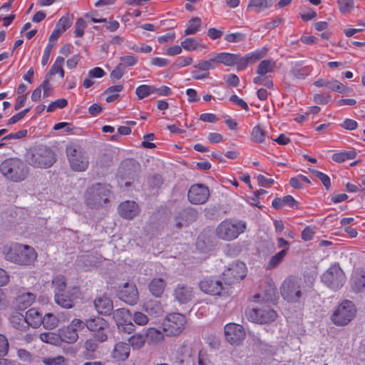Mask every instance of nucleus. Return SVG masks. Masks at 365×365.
<instances>
[{"instance_id": "obj_1", "label": "nucleus", "mask_w": 365, "mask_h": 365, "mask_svg": "<svg viewBox=\"0 0 365 365\" xmlns=\"http://www.w3.org/2000/svg\"><path fill=\"white\" fill-rule=\"evenodd\" d=\"M312 284V282L309 285H307L305 280L290 276L284 280L280 287V292L287 302L297 303L299 302L304 297L308 287H310Z\"/></svg>"}, {"instance_id": "obj_2", "label": "nucleus", "mask_w": 365, "mask_h": 365, "mask_svg": "<svg viewBox=\"0 0 365 365\" xmlns=\"http://www.w3.org/2000/svg\"><path fill=\"white\" fill-rule=\"evenodd\" d=\"M247 223L240 220L228 218L222 221L216 227V236L225 241H232L244 233Z\"/></svg>"}, {"instance_id": "obj_3", "label": "nucleus", "mask_w": 365, "mask_h": 365, "mask_svg": "<svg viewBox=\"0 0 365 365\" xmlns=\"http://www.w3.org/2000/svg\"><path fill=\"white\" fill-rule=\"evenodd\" d=\"M110 195V190L107 186L96 183L87 189L84 200L87 206L98 208L108 202Z\"/></svg>"}, {"instance_id": "obj_4", "label": "nucleus", "mask_w": 365, "mask_h": 365, "mask_svg": "<svg viewBox=\"0 0 365 365\" xmlns=\"http://www.w3.org/2000/svg\"><path fill=\"white\" fill-rule=\"evenodd\" d=\"M322 282L333 291L340 289L346 282V277L339 263H334L322 274Z\"/></svg>"}, {"instance_id": "obj_5", "label": "nucleus", "mask_w": 365, "mask_h": 365, "mask_svg": "<svg viewBox=\"0 0 365 365\" xmlns=\"http://www.w3.org/2000/svg\"><path fill=\"white\" fill-rule=\"evenodd\" d=\"M356 309L354 303L349 300H344L334 310L331 321L338 327L349 324L355 317Z\"/></svg>"}, {"instance_id": "obj_6", "label": "nucleus", "mask_w": 365, "mask_h": 365, "mask_svg": "<svg viewBox=\"0 0 365 365\" xmlns=\"http://www.w3.org/2000/svg\"><path fill=\"white\" fill-rule=\"evenodd\" d=\"M55 160L53 151L50 148L42 145L35 148L27 155L29 163L37 168H49L54 163Z\"/></svg>"}, {"instance_id": "obj_7", "label": "nucleus", "mask_w": 365, "mask_h": 365, "mask_svg": "<svg viewBox=\"0 0 365 365\" xmlns=\"http://www.w3.org/2000/svg\"><path fill=\"white\" fill-rule=\"evenodd\" d=\"M187 319L183 314L171 313L168 314L162 323V329L167 336H177L185 328Z\"/></svg>"}, {"instance_id": "obj_8", "label": "nucleus", "mask_w": 365, "mask_h": 365, "mask_svg": "<svg viewBox=\"0 0 365 365\" xmlns=\"http://www.w3.org/2000/svg\"><path fill=\"white\" fill-rule=\"evenodd\" d=\"M1 174L14 182H20L23 175V161L16 158L4 160L0 165Z\"/></svg>"}, {"instance_id": "obj_9", "label": "nucleus", "mask_w": 365, "mask_h": 365, "mask_svg": "<svg viewBox=\"0 0 365 365\" xmlns=\"http://www.w3.org/2000/svg\"><path fill=\"white\" fill-rule=\"evenodd\" d=\"M66 154L71 169L74 171H85L88 167V158L78 147L70 145L66 148Z\"/></svg>"}, {"instance_id": "obj_10", "label": "nucleus", "mask_w": 365, "mask_h": 365, "mask_svg": "<svg viewBox=\"0 0 365 365\" xmlns=\"http://www.w3.org/2000/svg\"><path fill=\"white\" fill-rule=\"evenodd\" d=\"M248 320L255 323L267 324L275 321L277 317V312L268 306L263 307H254L246 311Z\"/></svg>"}, {"instance_id": "obj_11", "label": "nucleus", "mask_w": 365, "mask_h": 365, "mask_svg": "<svg viewBox=\"0 0 365 365\" xmlns=\"http://www.w3.org/2000/svg\"><path fill=\"white\" fill-rule=\"evenodd\" d=\"M199 286L203 292L211 295L225 296L232 293L231 287L220 280L204 279L200 282Z\"/></svg>"}, {"instance_id": "obj_12", "label": "nucleus", "mask_w": 365, "mask_h": 365, "mask_svg": "<svg viewBox=\"0 0 365 365\" xmlns=\"http://www.w3.org/2000/svg\"><path fill=\"white\" fill-rule=\"evenodd\" d=\"M113 319L120 331L130 334L135 331V325L130 321L131 313L125 308L117 309L113 312Z\"/></svg>"}, {"instance_id": "obj_13", "label": "nucleus", "mask_w": 365, "mask_h": 365, "mask_svg": "<svg viewBox=\"0 0 365 365\" xmlns=\"http://www.w3.org/2000/svg\"><path fill=\"white\" fill-rule=\"evenodd\" d=\"M225 336L228 343L239 346L245 338V331L242 325L228 323L224 327Z\"/></svg>"}, {"instance_id": "obj_14", "label": "nucleus", "mask_w": 365, "mask_h": 365, "mask_svg": "<svg viewBox=\"0 0 365 365\" xmlns=\"http://www.w3.org/2000/svg\"><path fill=\"white\" fill-rule=\"evenodd\" d=\"M247 274V267L242 262H235L224 272L223 276L227 284L242 280Z\"/></svg>"}, {"instance_id": "obj_15", "label": "nucleus", "mask_w": 365, "mask_h": 365, "mask_svg": "<svg viewBox=\"0 0 365 365\" xmlns=\"http://www.w3.org/2000/svg\"><path fill=\"white\" fill-rule=\"evenodd\" d=\"M210 196L208 188L201 184H195L190 187L187 197L192 204L201 205L205 203Z\"/></svg>"}, {"instance_id": "obj_16", "label": "nucleus", "mask_w": 365, "mask_h": 365, "mask_svg": "<svg viewBox=\"0 0 365 365\" xmlns=\"http://www.w3.org/2000/svg\"><path fill=\"white\" fill-rule=\"evenodd\" d=\"M119 298L130 305L137 304L139 296L138 291L135 284L126 282L118 290Z\"/></svg>"}, {"instance_id": "obj_17", "label": "nucleus", "mask_w": 365, "mask_h": 365, "mask_svg": "<svg viewBox=\"0 0 365 365\" xmlns=\"http://www.w3.org/2000/svg\"><path fill=\"white\" fill-rule=\"evenodd\" d=\"M23 305V297L18 296L13 302V311L10 315L9 321L12 326L17 329H21L23 327L22 324V314L21 307Z\"/></svg>"}, {"instance_id": "obj_18", "label": "nucleus", "mask_w": 365, "mask_h": 365, "mask_svg": "<svg viewBox=\"0 0 365 365\" xmlns=\"http://www.w3.org/2000/svg\"><path fill=\"white\" fill-rule=\"evenodd\" d=\"M118 210L122 217L130 220L138 215L140 208L135 202L126 200L119 205Z\"/></svg>"}, {"instance_id": "obj_19", "label": "nucleus", "mask_w": 365, "mask_h": 365, "mask_svg": "<svg viewBox=\"0 0 365 365\" xmlns=\"http://www.w3.org/2000/svg\"><path fill=\"white\" fill-rule=\"evenodd\" d=\"M193 297V289L184 284H178L174 290V297L180 304L188 303Z\"/></svg>"}, {"instance_id": "obj_20", "label": "nucleus", "mask_w": 365, "mask_h": 365, "mask_svg": "<svg viewBox=\"0 0 365 365\" xmlns=\"http://www.w3.org/2000/svg\"><path fill=\"white\" fill-rule=\"evenodd\" d=\"M350 287L355 293H359L365 289V271L356 270L350 278Z\"/></svg>"}, {"instance_id": "obj_21", "label": "nucleus", "mask_w": 365, "mask_h": 365, "mask_svg": "<svg viewBox=\"0 0 365 365\" xmlns=\"http://www.w3.org/2000/svg\"><path fill=\"white\" fill-rule=\"evenodd\" d=\"M143 309L149 315L158 317L164 313V307L160 301L148 299L143 302Z\"/></svg>"}, {"instance_id": "obj_22", "label": "nucleus", "mask_w": 365, "mask_h": 365, "mask_svg": "<svg viewBox=\"0 0 365 365\" xmlns=\"http://www.w3.org/2000/svg\"><path fill=\"white\" fill-rule=\"evenodd\" d=\"M130 345L125 342L117 343L113 350L112 357L117 361L127 359L130 355Z\"/></svg>"}, {"instance_id": "obj_23", "label": "nucleus", "mask_w": 365, "mask_h": 365, "mask_svg": "<svg viewBox=\"0 0 365 365\" xmlns=\"http://www.w3.org/2000/svg\"><path fill=\"white\" fill-rule=\"evenodd\" d=\"M94 306L96 311L103 315L110 314L113 308L112 301L106 296L97 298L94 301Z\"/></svg>"}, {"instance_id": "obj_24", "label": "nucleus", "mask_w": 365, "mask_h": 365, "mask_svg": "<svg viewBox=\"0 0 365 365\" xmlns=\"http://www.w3.org/2000/svg\"><path fill=\"white\" fill-rule=\"evenodd\" d=\"M22 255L23 248L19 244H12L5 253V257L7 260L16 264H21Z\"/></svg>"}, {"instance_id": "obj_25", "label": "nucleus", "mask_w": 365, "mask_h": 365, "mask_svg": "<svg viewBox=\"0 0 365 365\" xmlns=\"http://www.w3.org/2000/svg\"><path fill=\"white\" fill-rule=\"evenodd\" d=\"M213 54L215 58L216 63H221L225 66H235V61L237 58V53L220 52Z\"/></svg>"}, {"instance_id": "obj_26", "label": "nucleus", "mask_w": 365, "mask_h": 365, "mask_svg": "<svg viewBox=\"0 0 365 365\" xmlns=\"http://www.w3.org/2000/svg\"><path fill=\"white\" fill-rule=\"evenodd\" d=\"M24 322H26L29 326L36 328L41 324V314L36 309H30L26 312Z\"/></svg>"}, {"instance_id": "obj_27", "label": "nucleus", "mask_w": 365, "mask_h": 365, "mask_svg": "<svg viewBox=\"0 0 365 365\" xmlns=\"http://www.w3.org/2000/svg\"><path fill=\"white\" fill-rule=\"evenodd\" d=\"M166 287V282L162 278H154L149 284V290L150 293L156 297H160L164 292Z\"/></svg>"}, {"instance_id": "obj_28", "label": "nucleus", "mask_w": 365, "mask_h": 365, "mask_svg": "<svg viewBox=\"0 0 365 365\" xmlns=\"http://www.w3.org/2000/svg\"><path fill=\"white\" fill-rule=\"evenodd\" d=\"M86 323V327H87L91 331H103L108 327L107 322L101 317H96L87 320Z\"/></svg>"}, {"instance_id": "obj_29", "label": "nucleus", "mask_w": 365, "mask_h": 365, "mask_svg": "<svg viewBox=\"0 0 365 365\" xmlns=\"http://www.w3.org/2000/svg\"><path fill=\"white\" fill-rule=\"evenodd\" d=\"M182 47L187 51H193L196 50L202 51L206 48V45L195 38H186L181 42Z\"/></svg>"}, {"instance_id": "obj_30", "label": "nucleus", "mask_w": 365, "mask_h": 365, "mask_svg": "<svg viewBox=\"0 0 365 365\" xmlns=\"http://www.w3.org/2000/svg\"><path fill=\"white\" fill-rule=\"evenodd\" d=\"M65 63V59L62 56H58L53 64L51 66L49 72L46 76H48L49 78H51L52 76L56 74H58L59 76L63 78L64 77V71L63 68V66Z\"/></svg>"}, {"instance_id": "obj_31", "label": "nucleus", "mask_w": 365, "mask_h": 365, "mask_svg": "<svg viewBox=\"0 0 365 365\" xmlns=\"http://www.w3.org/2000/svg\"><path fill=\"white\" fill-rule=\"evenodd\" d=\"M276 68V62L272 59L262 61L257 68L256 73L258 75L265 76L272 73Z\"/></svg>"}, {"instance_id": "obj_32", "label": "nucleus", "mask_w": 365, "mask_h": 365, "mask_svg": "<svg viewBox=\"0 0 365 365\" xmlns=\"http://www.w3.org/2000/svg\"><path fill=\"white\" fill-rule=\"evenodd\" d=\"M39 339L44 343L54 346H60L62 343L60 333L44 332L39 335Z\"/></svg>"}, {"instance_id": "obj_33", "label": "nucleus", "mask_w": 365, "mask_h": 365, "mask_svg": "<svg viewBox=\"0 0 365 365\" xmlns=\"http://www.w3.org/2000/svg\"><path fill=\"white\" fill-rule=\"evenodd\" d=\"M61 341L67 344H73L78 339V334L73 331L68 326L58 330Z\"/></svg>"}, {"instance_id": "obj_34", "label": "nucleus", "mask_w": 365, "mask_h": 365, "mask_svg": "<svg viewBox=\"0 0 365 365\" xmlns=\"http://www.w3.org/2000/svg\"><path fill=\"white\" fill-rule=\"evenodd\" d=\"M145 336L150 342L155 344L161 342L164 339L163 331H162L154 327L147 329Z\"/></svg>"}, {"instance_id": "obj_35", "label": "nucleus", "mask_w": 365, "mask_h": 365, "mask_svg": "<svg viewBox=\"0 0 365 365\" xmlns=\"http://www.w3.org/2000/svg\"><path fill=\"white\" fill-rule=\"evenodd\" d=\"M269 6L270 4H268L267 0H250L247 10L260 13Z\"/></svg>"}, {"instance_id": "obj_36", "label": "nucleus", "mask_w": 365, "mask_h": 365, "mask_svg": "<svg viewBox=\"0 0 365 365\" xmlns=\"http://www.w3.org/2000/svg\"><path fill=\"white\" fill-rule=\"evenodd\" d=\"M356 156V152L354 150L336 153L332 155V160L336 163H343L348 160L354 159Z\"/></svg>"}, {"instance_id": "obj_37", "label": "nucleus", "mask_w": 365, "mask_h": 365, "mask_svg": "<svg viewBox=\"0 0 365 365\" xmlns=\"http://www.w3.org/2000/svg\"><path fill=\"white\" fill-rule=\"evenodd\" d=\"M267 53V48L262 47L261 48L255 50L254 51L247 53L245 56L248 60L250 64H253L266 56Z\"/></svg>"}, {"instance_id": "obj_38", "label": "nucleus", "mask_w": 365, "mask_h": 365, "mask_svg": "<svg viewBox=\"0 0 365 365\" xmlns=\"http://www.w3.org/2000/svg\"><path fill=\"white\" fill-rule=\"evenodd\" d=\"M216 64L214 54H212L209 60L200 61L194 65V67L200 71L207 72L210 70L215 69L217 67Z\"/></svg>"}, {"instance_id": "obj_39", "label": "nucleus", "mask_w": 365, "mask_h": 365, "mask_svg": "<svg viewBox=\"0 0 365 365\" xmlns=\"http://www.w3.org/2000/svg\"><path fill=\"white\" fill-rule=\"evenodd\" d=\"M265 138L266 132L260 125H256L252 128L251 133V140L252 142L262 143L264 142Z\"/></svg>"}, {"instance_id": "obj_40", "label": "nucleus", "mask_w": 365, "mask_h": 365, "mask_svg": "<svg viewBox=\"0 0 365 365\" xmlns=\"http://www.w3.org/2000/svg\"><path fill=\"white\" fill-rule=\"evenodd\" d=\"M55 302L61 307L69 309L73 307V300L71 297L63 292L55 294Z\"/></svg>"}, {"instance_id": "obj_41", "label": "nucleus", "mask_w": 365, "mask_h": 365, "mask_svg": "<svg viewBox=\"0 0 365 365\" xmlns=\"http://www.w3.org/2000/svg\"><path fill=\"white\" fill-rule=\"evenodd\" d=\"M135 93L140 99H143L155 93V87L151 85H140L136 88Z\"/></svg>"}, {"instance_id": "obj_42", "label": "nucleus", "mask_w": 365, "mask_h": 365, "mask_svg": "<svg viewBox=\"0 0 365 365\" xmlns=\"http://www.w3.org/2000/svg\"><path fill=\"white\" fill-rule=\"evenodd\" d=\"M327 88L334 92L345 93L349 91V88L337 80H331L327 82Z\"/></svg>"}, {"instance_id": "obj_43", "label": "nucleus", "mask_w": 365, "mask_h": 365, "mask_svg": "<svg viewBox=\"0 0 365 365\" xmlns=\"http://www.w3.org/2000/svg\"><path fill=\"white\" fill-rule=\"evenodd\" d=\"M37 258L36 250L28 245H24V265L33 264Z\"/></svg>"}, {"instance_id": "obj_44", "label": "nucleus", "mask_w": 365, "mask_h": 365, "mask_svg": "<svg viewBox=\"0 0 365 365\" xmlns=\"http://www.w3.org/2000/svg\"><path fill=\"white\" fill-rule=\"evenodd\" d=\"M201 26V19L198 17L192 18L187 24V27L184 31L185 36L195 34Z\"/></svg>"}, {"instance_id": "obj_45", "label": "nucleus", "mask_w": 365, "mask_h": 365, "mask_svg": "<svg viewBox=\"0 0 365 365\" xmlns=\"http://www.w3.org/2000/svg\"><path fill=\"white\" fill-rule=\"evenodd\" d=\"M52 284L55 289V294L63 292L66 287V282L64 276L58 274L54 277Z\"/></svg>"}, {"instance_id": "obj_46", "label": "nucleus", "mask_w": 365, "mask_h": 365, "mask_svg": "<svg viewBox=\"0 0 365 365\" xmlns=\"http://www.w3.org/2000/svg\"><path fill=\"white\" fill-rule=\"evenodd\" d=\"M123 88V85H115L109 87L106 91V93H108L106 99V101L110 103L115 101L119 97L118 93L120 92Z\"/></svg>"}, {"instance_id": "obj_47", "label": "nucleus", "mask_w": 365, "mask_h": 365, "mask_svg": "<svg viewBox=\"0 0 365 365\" xmlns=\"http://www.w3.org/2000/svg\"><path fill=\"white\" fill-rule=\"evenodd\" d=\"M130 345L134 349H140L145 343V337L141 334H135L129 339Z\"/></svg>"}, {"instance_id": "obj_48", "label": "nucleus", "mask_w": 365, "mask_h": 365, "mask_svg": "<svg viewBox=\"0 0 365 365\" xmlns=\"http://www.w3.org/2000/svg\"><path fill=\"white\" fill-rule=\"evenodd\" d=\"M288 250V248L286 247L281 250L280 252L275 254L269 260L268 267L269 269H272L278 266L282 261V259L284 258V257L287 255V252Z\"/></svg>"}, {"instance_id": "obj_49", "label": "nucleus", "mask_w": 365, "mask_h": 365, "mask_svg": "<svg viewBox=\"0 0 365 365\" xmlns=\"http://www.w3.org/2000/svg\"><path fill=\"white\" fill-rule=\"evenodd\" d=\"M58 319L51 313L46 314L43 318H42L41 324L46 329H53L58 325Z\"/></svg>"}, {"instance_id": "obj_50", "label": "nucleus", "mask_w": 365, "mask_h": 365, "mask_svg": "<svg viewBox=\"0 0 365 365\" xmlns=\"http://www.w3.org/2000/svg\"><path fill=\"white\" fill-rule=\"evenodd\" d=\"M131 319L135 324L141 327L147 325L149 322L148 315L141 312H135L133 315L131 314Z\"/></svg>"}, {"instance_id": "obj_51", "label": "nucleus", "mask_w": 365, "mask_h": 365, "mask_svg": "<svg viewBox=\"0 0 365 365\" xmlns=\"http://www.w3.org/2000/svg\"><path fill=\"white\" fill-rule=\"evenodd\" d=\"M339 9L343 14L349 13L354 9V0H337Z\"/></svg>"}, {"instance_id": "obj_52", "label": "nucleus", "mask_w": 365, "mask_h": 365, "mask_svg": "<svg viewBox=\"0 0 365 365\" xmlns=\"http://www.w3.org/2000/svg\"><path fill=\"white\" fill-rule=\"evenodd\" d=\"M68 360L63 356L43 358V362L46 365H67Z\"/></svg>"}, {"instance_id": "obj_53", "label": "nucleus", "mask_w": 365, "mask_h": 365, "mask_svg": "<svg viewBox=\"0 0 365 365\" xmlns=\"http://www.w3.org/2000/svg\"><path fill=\"white\" fill-rule=\"evenodd\" d=\"M254 83L257 85H262L268 88L273 87V82L272 78L267 76L258 75L253 79Z\"/></svg>"}, {"instance_id": "obj_54", "label": "nucleus", "mask_w": 365, "mask_h": 365, "mask_svg": "<svg viewBox=\"0 0 365 365\" xmlns=\"http://www.w3.org/2000/svg\"><path fill=\"white\" fill-rule=\"evenodd\" d=\"M193 62V59L188 56H180L173 63V66L175 68L179 69L183 67L191 65Z\"/></svg>"}, {"instance_id": "obj_55", "label": "nucleus", "mask_w": 365, "mask_h": 365, "mask_svg": "<svg viewBox=\"0 0 365 365\" xmlns=\"http://www.w3.org/2000/svg\"><path fill=\"white\" fill-rule=\"evenodd\" d=\"M309 170L319 180H321V182H322V184L324 185L327 190H329L330 188L331 180L327 175L314 169Z\"/></svg>"}, {"instance_id": "obj_56", "label": "nucleus", "mask_w": 365, "mask_h": 365, "mask_svg": "<svg viewBox=\"0 0 365 365\" xmlns=\"http://www.w3.org/2000/svg\"><path fill=\"white\" fill-rule=\"evenodd\" d=\"M120 64L125 68V67H130L136 65L138 61V58L135 56L128 55L120 57Z\"/></svg>"}, {"instance_id": "obj_57", "label": "nucleus", "mask_w": 365, "mask_h": 365, "mask_svg": "<svg viewBox=\"0 0 365 365\" xmlns=\"http://www.w3.org/2000/svg\"><path fill=\"white\" fill-rule=\"evenodd\" d=\"M245 39V35L242 33L236 32L225 36V40L229 43H238Z\"/></svg>"}, {"instance_id": "obj_58", "label": "nucleus", "mask_w": 365, "mask_h": 365, "mask_svg": "<svg viewBox=\"0 0 365 365\" xmlns=\"http://www.w3.org/2000/svg\"><path fill=\"white\" fill-rule=\"evenodd\" d=\"M51 78L48 76H46L45 80L39 86L41 90L43 91V97H48L52 94L53 87L50 83Z\"/></svg>"}, {"instance_id": "obj_59", "label": "nucleus", "mask_w": 365, "mask_h": 365, "mask_svg": "<svg viewBox=\"0 0 365 365\" xmlns=\"http://www.w3.org/2000/svg\"><path fill=\"white\" fill-rule=\"evenodd\" d=\"M68 104L67 100L65 98H59L52 102L47 108V112H53L57 108H63Z\"/></svg>"}, {"instance_id": "obj_60", "label": "nucleus", "mask_w": 365, "mask_h": 365, "mask_svg": "<svg viewBox=\"0 0 365 365\" xmlns=\"http://www.w3.org/2000/svg\"><path fill=\"white\" fill-rule=\"evenodd\" d=\"M68 326L73 330V331L78 334L79 331L85 329L86 323L79 319H73Z\"/></svg>"}, {"instance_id": "obj_61", "label": "nucleus", "mask_w": 365, "mask_h": 365, "mask_svg": "<svg viewBox=\"0 0 365 365\" xmlns=\"http://www.w3.org/2000/svg\"><path fill=\"white\" fill-rule=\"evenodd\" d=\"M55 46V43H48L44 48L43 53L41 58V65L43 66L47 65L49 61L51 53Z\"/></svg>"}, {"instance_id": "obj_62", "label": "nucleus", "mask_w": 365, "mask_h": 365, "mask_svg": "<svg viewBox=\"0 0 365 365\" xmlns=\"http://www.w3.org/2000/svg\"><path fill=\"white\" fill-rule=\"evenodd\" d=\"M72 24V20L68 16H62L56 26L60 29L61 31L64 32L67 29H68Z\"/></svg>"}, {"instance_id": "obj_63", "label": "nucleus", "mask_w": 365, "mask_h": 365, "mask_svg": "<svg viewBox=\"0 0 365 365\" xmlns=\"http://www.w3.org/2000/svg\"><path fill=\"white\" fill-rule=\"evenodd\" d=\"M237 58L235 61V66H237V70H245L250 65V63L248 62L246 56L245 55L244 56H242L240 54L237 53Z\"/></svg>"}, {"instance_id": "obj_64", "label": "nucleus", "mask_w": 365, "mask_h": 365, "mask_svg": "<svg viewBox=\"0 0 365 365\" xmlns=\"http://www.w3.org/2000/svg\"><path fill=\"white\" fill-rule=\"evenodd\" d=\"M125 73V68L120 63L114 68L110 73V78L112 80L120 79Z\"/></svg>"}]
</instances>
